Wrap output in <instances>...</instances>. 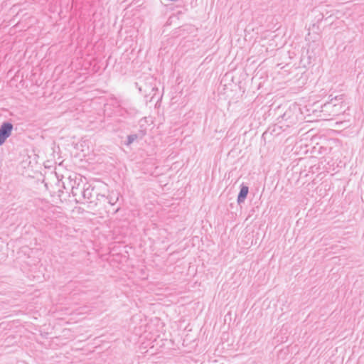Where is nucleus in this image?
Instances as JSON below:
<instances>
[{
  "mask_svg": "<svg viewBox=\"0 0 364 364\" xmlns=\"http://www.w3.org/2000/svg\"><path fill=\"white\" fill-rule=\"evenodd\" d=\"M342 100L343 95L336 96L334 100L332 99L330 102L323 104L321 106V112H323L325 116L328 117H334L343 113L344 112L341 105L343 102L341 101L338 103H336V102Z\"/></svg>",
  "mask_w": 364,
  "mask_h": 364,
  "instance_id": "f257e3e1",
  "label": "nucleus"
},
{
  "mask_svg": "<svg viewBox=\"0 0 364 364\" xmlns=\"http://www.w3.org/2000/svg\"><path fill=\"white\" fill-rule=\"evenodd\" d=\"M14 125L9 121L2 122L0 126V146L3 145L6 140L11 136Z\"/></svg>",
  "mask_w": 364,
  "mask_h": 364,
  "instance_id": "f03ea898",
  "label": "nucleus"
},
{
  "mask_svg": "<svg viewBox=\"0 0 364 364\" xmlns=\"http://www.w3.org/2000/svg\"><path fill=\"white\" fill-rule=\"evenodd\" d=\"M74 184L71 186V193L73 197L75 198V201L77 203H82V191H83V186H81L80 183H76V181L73 182Z\"/></svg>",
  "mask_w": 364,
  "mask_h": 364,
  "instance_id": "7ed1b4c3",
  "label": "nucleus"
},
{
  "mask_svg": "<svg viewBox=\"0 0 364 364\" xmlns=\"http://www.w3.org/2000/svg\"><path fill=\"white\" fill-rule=\"evenodd\" d=\"M94 188L90 184L85 183L83 185V191L82 199L87 200L89 203H93Z\"/></svg>",
  "mask_w": 364,
  "mask_h": 364,
  "instance_id": "20e7f679",
  "label": "nucleus"
},
{
  "mask_svg": "<svg viewBox=\"0 0 364 364\" xmlns=\"http://www.w3.org/2000/svg\"><path fill=\"white\" fill-rule=\"evenodd\" d=\"M240 189L237 195V203L238 205L244 203L249 193V187L245 183L240 185Z\"/></svg>",
  "mask_w": 364,
  "mask_h": 364,
  "instance_id": "39448f33",
  "label": "nucleus"
},
{
  "mask_svg": "<svg viewBox=\"0 0 364 364\" xmlns=\"http://www.w3.org/2000/svg\"><path fill=\"white\" fill-rule=\"evenodd\" d=\"M280 117L282 120L287 122V127L296 123V117L294 116L291 109L287 110Z\"/></svg>",
  "mask_w": 364,
  "mask_h": 364,
  "instance_id": "423d86ee",
  "label": "nucleus"
},
{
  "mask_svg": "<svg viewBox=\"0 0 364 364\" xmlns=\"http://www.w3.org/2000/svg\"><path fill=\"white\" fill-rule=\"evenodd\" d=\"M120 193H118V192H114V191H112L107 197H106V199L107 200V202L112 205H115L119 199V197H120Z\"/></svg>",
  "mask_w": 364,
  "mask_h": 364,
  "instance_id": "0eeeda50",
  "label": "nucleus"
},
{
  "mask_svg": "<svg viewBox=\"0 0 364 364\" xmlns=\"http://www.w3.org/2000/svg\"><path fill=\"white\" fill-rule=\"evenodd\" d=\"M137 137H138V136L136 134L128 135L127 140L125 142V144L127 146L130 145L131 144H132L134 142V141H135L137 139Z\"/></svg>",
  "mask_w": 364,
  "mask_h": 364,
  "instance_id": "6e6552de",
  "label": "nucleus"
},
{
  "mask_svg": "<svg viewBox=\"0 0 364 364\" xmlns=\"http://www.w3.org/2000/svg\"><path fill=\"white\" fill-rule=\"evenodd\" d=\"M97 196V197H101V198H105V196L104 195H100V194H98V193H96Z\"/></svg>",
  "mask_w": 364,
  "mask_h": 364,
  "instance_id": "1a4fd4ad",
  "label": "nucleus"
},
{
  "mask_svg": "<svg viewBox=\"0 0 364 364\" xmlns=\"http://www.w3.org/2000/svg\"><path fill=\"white\" fill-rule=\"evenodd\" d=\"M119 209H120V208H119V207H118V208L115 210L114 213L118 212Z\"/></svg>",
  "mask_w": 364,
  "mask_h": 364,
  "instance_id": "9d476101",
  "label": "nucleus"
}]
</instances>
